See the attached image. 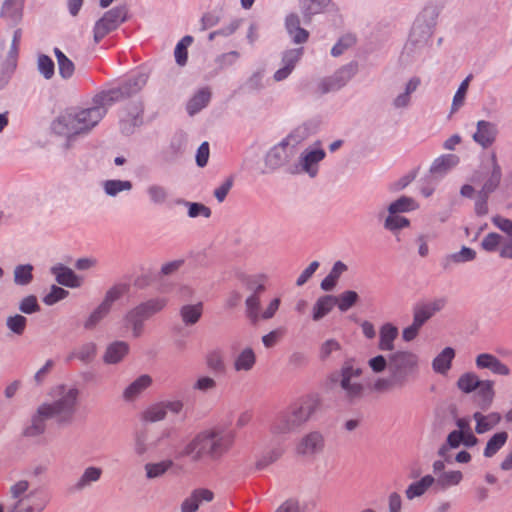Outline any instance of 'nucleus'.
I'll list each match as a JSON object with an SVG mask.
<instances>
[{
	"label": "nucleus",
	"mask_w": 512,
	"mask_h": 512,
	"mask_svg": "<svg viewBox=\"0 0 512 512\" xmlns=\"http://www.w3.org/2000/svg\"><path fill=\"white\" fill-rule=\"evenodd\" d=\"M130 290V284L119 282L111 286L105 293V296L102 302L110 309L114 302L121 299L124 295H126Z\"/></svg>",
	"instance_id": "37"
},
{
	"label": "nucleus",
	"mask_w": 512,
	"mask_h": 512,
	"mask_svg": "<svg viewBox=\"0 0 512 512\" xmlns=\"http://www.w3.org/2000/svg\"><path fill=\"white\" fill-rule=\"evenodd\" d=\"M143 107L141 104L134 105L132 111L128 112L125 117L121 119V125L123 132L129 134L132 133L133 128L142 123Z\"/></svg>",
	"instance_id": "38"
},
{
	"label": "nucleus",
	"mask_w": 512,
	"mask_h": 512,
	"mask_svg": "<svg viewBox=\"0 0 512 512\" xmlns=\"http://www.w3.org/2000/svg\"><path fill=\"white\" fill-rule=\"evenodd\" d=\"M111 309L101 302L89 315L84 323L87 330L94 329L109 313Z\"/></svg>",
	"instance_id": "50"
},
{
	"label": "nucleus",
	"mask_w": 512,
	"mask_h": 512,
	"mask_svg": "<svg viewBox=\"0 0 512 512\" xmlns=\"http://www.w3.org/2000/svg\"><path fill=\"white\" fill-rule=\"evenodd\" d=\"M325 448V438L319 431H311L305 434L296 445L298 455L306 458H314L322 453Z\"/></svg>",
	"instance_id": "13"
},
{
	"label": "nucleus",
	"mask_w": 512,
	"mask_h": 512,
	"mask_svg": "<svg viewBox=\"0 0 512 512\" xmlns=\"http://www.w3.org/2000/svg\"><path fill=\"white\" fill-rule=\"evenodd\" d=\"M502 178L501 167L497 161L496 153L491 154L490 164L483 165L481 170L476 171L471 181L473 183L483 182L480 192L483 195H490L499 186Z\"/></svg>",
	"instance_id": "9"
},
{
	"label": "nucleus",
	"mask_w": 512,
	"mask_h": 512,
	"mask_svg": "<svg viewBox=\"0 0 512 512\" xmlns=\"http://www.w3.org/2000/svg\"><path fill=\"white\" fill-rule=\"evenodd\" d=\"M59 68V74L64 79H69L74 74V63L59 49H54Z\"/></svg>",
	"instance_id": "47"
},
{
	"label": "nucleus",
	"mask_w": 512,
	"mask_h": 512,
	"mask_svg": "<svg viewBox=\"0 0 512 512\" xmlns=\"http://www.w3.org/2000/svg\"><path fill=\"white\" fill-rule=\"evenodd\" d=\"M480 382L481 380L474 372H466L459 377L457 387L462 392L468 394L474 392Z\"/></svg>",
	"instance_id": "53"
},
{
	"label": "nucleus",
	"mask_w": 512,
	"mask_h": 512,
	"mask_svg": "<svg viewBox=\"0 0 512 512\" xmlns=\"http://www.w3.org/2000/svg\"><path fill=\"white\" fill-rule=\"evenodd\" d=\"M214 498V493L205 488L195 489L189 497H187L182 505V512H196L201 503L211 502Z\"/></svg>",
	"instance_id": "20"
},
{
	"label": "nucleus",
	"mask_w": 512,
	"mask_h": 512,
	"mask_svg": "<svg viewBox=\"0 0 512 512\" xmlns=\"http://www.w3.org/2000/svg\"><path fill=\"white\" fill-rule=\"evenodd\" d=\"M31 264L17 265L14 269V282L17 285H28L33 280Z\"/></svg>",
	"instance_id": "57"
},
{
	"label": "nucleus",
	"mask_w": 512,
	"mask_h": 512,
	"mask_svg": "<svg viewBox=\"0 0 512 512\" xmlns=\"http://www.w3.org/2000/svg\"><path fill=\"white\" fill-rule=\"evenodd\" d=\"M303 54H304V48H302V47L288 49V50L284 51L282 54V59H281L282 67L279 68L274 73L273 79L276 82H280V81L287 79L290 76V74L293 72V70L295 69L296 65L301 60Z\"/></svg>",
	"instance_id": "14"
},
{
	"label": "nucleus",
	"mask_w": 512,
	"mask_h": 512,
	"mask_svg": "<svg viewBox=\"0 0 512 512\" xmlns=\"http://www.w3.org/2000/svg\"><path fill=\"white\" fill-rule=\"evenodd\" d=\"M28 488L29 482L26 480H20L11 486L10 494L14 501L12 508L15 512H23V507H25L27 502L33 500V498H30V493L27 494Z\"/></svg>",
	"instance_id": "21"
},
{
	"label": "nucleus",
	"mask_w": 512,
	"mask_h": 512,
	"mask_svg": "<svg viewBox=\"0 0 512 512\" xmlns=\"http://www.w3.org/2000/svg\"><path fill=\"white\" fill-rule=\"evenodd\" d=\"M176 203L188 207V216L191 218H196L199 216L209 218L212 213L211 209L202 203L189 202L184 199H178Z\"/></svg>",
	"instance_id": "52"
},
{
	"label": "nucleus",
	"mask_w": 512,
	"mask_h": 512,
	"mask_svg": "<svg viewBox=\"0 0 512 512\" xmlns=\"http://www.w3.org/2000/svg\"><path fill=\"white\" fill-rule=\"evenodd\" d=\"M129 353V344L125 341H114L110 343L104 352L103 361L106 364H118Z\"/></svg>",
	"instance_id": "23"
},
{
	"label": "nucleus",
	"mask_w": 512,
	"mask_h": 512,
	"mask_svg": "<svg viewBox=\"0 0 512 512\" xmlns=\"http://www.w3.org/2000/svg\"><path fill=\"white\" fill-rule=\"evenodd\" d=\"M336 300V296L334 295H324L318 298L313 306V320L319 321L325 317L336 305Z\"/></svg>",
	"instance_id": "36"
},
{
	"label": "nucleus",
	"mask_w": 512,
	"mask_h": 512,
	"mask_svg": "<svg viewBox=\"0 0 512 512\" xmlns=\"http://www.w3.org/2000/svg\"><path fill=\"white\" fill-rule=\"evenodd\" d=\"M498 134L494 123L480 120L477 122V130L473 134V140L483 148L490 147L496 140Z\"/></svg>",
	"instance_id": "18"
},
{
	"label": "nucleus",
	"mask_w": 512,
	"mask_h": 512,
	"mask_svg": "<svg viewBox=\"0 0 512 512\" xmlns=\"http://www.w3.org/2000/svg\"><path fill=\"white\" fill-rule=\"evenodd\" d=\"M476 252L469 247H462L459 252L448 255L444 259V268H448L452 263H464L474 260Z\"/></svg>",
	"instance_id": "49"
},
{
	"label": "nucleus",
	"mask_w": 512,
	"mask_h": 512,
	"mask_svg": "<svg viewBox=\"0 0 512 512\" xmlns=\"http://www.w3.org/2000/svg\"><path fill=\"white\" fill-rule=\"evenodd\" d=\"M260 295L251 294L246 299V316L252 324H256L260 321Z\"/></svg>",
	"instance_id": "51"
},
{
	"label": "nucleus",
	"mask_w": 512,
	"mask_h": 512,
	"mask_svg": "<svg viewBox=\"0 0 512 512\" xmlns=\"http://www.w3.org/2000/svg\"><path fill=\"white\" fill-rule=\"evenodd\" d=\"M147 79L148 76L145 73H137L119 87L95 95L90 107L65 110L52 122V131L68 140L88 134L105 116L110 105L139 92L145 86Z\"/></svg>",
	"instance_id": "1"
},
{
	"label": "nucleus",
	"mask_w": 512,
	"mask_h": 512,
	"mask_svg": "<svg viewBox=\"0 0 512 512\" xmlns=\"http://www.w3.org/2000/svg\"><path fill=\"white\" fill-rule=\"evenodd\" d=\"M31 502H27L23 507V512H41L50 501V496L44 491H34L30 493Z\"/></svg>",
	"instance_id": "42"
},
{
	"label": "nucleus",
	"mask_w": 512,
	"mask_h": 512,
	"mask_svg": "<svg viewBox=\"0 0 512 512\" xmlns=\"http://www.w3.org/2000/svg\"><path fill=\"white\" fill-rule=\"evenodd\" d=\"M235 432L222 426L204 429L197 433L182 448L177 450V459L190 458L194 462L203 459L217 461L232 448Z\"/></svg>",
	"instance_id": "2"
},
{
	"label": "nucleus",
	"mask_w": 512,
	"mask_h": 512,
	"mask_svg": "<svg viewBox=\"0 0 512 512\" xmlns=\"http://www.w3.org/2000/svg\"><path fill=\"white\" fill-rule=\"evenodd\" d=\"M51 272L56 277V281L64 286L70 288L80 287L82 280L78 277L74 271L66 266L57 265L51 268Z\"/></svg>",
	"instance_id": "24"
},
{
	"label": "nucleus",
	"mask_w": 512,
	"mask_h": 512,
	"mask_svg": "<svg viewBox=\"0 0 512 512\" xmlns=\"http://www.w3.org/2000/svg\"><path fill=\"white\" fill-rule=\"evenodd\" d=\"M398 337V328L391 323H385L381 326L379 332L378 348L381 351H392L394 341Z\"/></svg>",
	"instance_id": "27"
},
{
	"label": "nucleus",
	"mask_w": 512,
	"mask_h": 512,
	"mask_svg": "<svg viewBox=\"0 0 512 512\" xmlns=\"http://www.w3.org/2000/svg\"><path fill=\"white\" fill-rule=\"evenodd\" d=\"M97 353V346L93 342H88L81 345L77 351L74 353V356L79 359L83 363H90L94 360Z\"/></svg>",
	"instance_id": "63"
},
{
	"label": "nucleus",
	"mask_w": 512,
	"mask_h": 512,
	"mask_svg": "<svg viewBox=\"0 0 512 512\" xmlns=\"http://www.w3.org/2000/svg\"><path fill=\"white\" fill-rule=\"evenodd\" d=\"M475 364L478 369H489L496 375L508 376L510 374L509 367L490 353H481L477 355Z\"/></svg>",
	"instance_id": "19"
},
{
	"label": "nucleus",
	"mask_w": 512,
	"mask_h": 512,
	"mask_svg": "<svg viewBox=\"0 0 512 512\" xmlns=\"http://www.w3.org/2000/svg\"><path fill=\"white\" fill-rule=\"evenodd\" d=\"M507 439V432L503 431L494 434L487 442V445L484 449V456L488 458L494 456L504 446Z\"/></svg>",
	"instance_id": "48"
},
{
	"label": "nucleus",
	"mask_w": 512,
	"mask_h": 512,
	"mask_svg": "<svg viewBox=\"0 0 512 512\" xmlns=\"http://www.w3.org/2000/svg\"><path fill=\"white\" fill-rule=\"evenodd\" d=\"M53 401L41 404L59 424L71 423L78 408L80 390L73 385L59 384L51 389Z\"/></svg>",
	"instance_id": "4"
},
{
	"label": "nucleus",
	"mask_w": 512,
	"mask_h": 512,
	"mask_svg": "<svg viewBox=\"0 0 512 512\" xmlns=\"http://www.w3.org/2000/svg\"><path fill=\"white\" fill-rule=\"evenodd\" d=\"M475 392L477 405L486 410L490 407L494 398V382L492 380H481Z\"/></svg>",
	"instance_id": "25"
},
{
	"label": "nucleus",
	"mask_w": 512,
	"mask_h": 512,
	"mask_svg": "<svg viewBox=\"0 0 512 512\" xmlns=\"http://www.w3.org/2000/svg\"><path fill=\"white\" fill-rule=\"evenodd\" d=\"M342 346L336 339H327L319 346L318 357L320 361L327 362L334 353L341 351Z\"/></svg>",
	"instance_id": "54"
},
{
	"label": "nucleus",
	"mask_w": 512,
	"mask_h": 512,
	"mask_svg": "<svg viewBox=\"0 0 512 512\" xmlns=\"http://www.w3.org/2000/svg\"><path fill=\"white\" fill-rule=\"evenodd\" d=\"M126 6H118L104 13L95 23L94 41L100 42L107 34L116 30L127 19Z\"/></svg>",
	"instance_id": "10"
},
{
	"label": "nucleus",
	"mask_w": 512,
	"mask_h": 512,
	"mask_svg": "<svg viewBox=\"0 0 512 512\" xmlns=\"http://www.w3.org/2000/svg\"><path fill=\"white\" fill-rule=\"evenodd\" d=\"M441 7L434 4L426 5L415 20V24L428 27L434 31Z\"/></svg>",
	"instance_id": "30"
},
{
	"label": "nucleus",
	"mask_w": 512,
	"mask_h": 512,
	"mask_svg": "<svg viewBox=\"0 0 512 512\" xmlns=\"http://www.w3.org/2000/svg\"><path fill=\"white\" fill-rule=\"evenodd\" d=\"M435 483V478L431 475H426L422 477L420 480L412 482L405 490V497L408 500H413L415 498L421 497L424 495L427 490L432 487Z\"/></svg>",
	"instance_id": "28"
},
{
	"label": "nucleus",
	"mask_w": 512,
	"mask_h": 512,
	"mask_svg": "<svg viewBox=\"0 0 512 512\" xmlns=\"http://www.w3.org/2000/svg\"><path fill=\"white\" fill-rule=\"evenodd\" d=\"M53 419L40 405L36 413L31 417L29 424L23 429V436L34 438L42 435L46 430V420Z\"/></svg>",
	"instance_id": "17"
},
{
	"label": "nucleus",
	"mask_w": 512,
	"mask_h": 512,
	"mask_svg": "<svg viewBox=\"0 0 512 512\" xmlns=\"http://www.w3.org/2000/svg\"><path fill=\"white\" fill-rule=\"evenodd\" d=\"M358 63L352 61L341 66L332 75L322 78L316 88V92L320 95L335 92L346 86L349 81L357 74Z\"/></svg>",
	"instance_id": "8"
},
{
	"label": "nucleus",
	"mask_w": 512,
	"mask_h": 512,
	"mask_svg": "<svg viewBox=\"0 0 512 512\" xmlns=\"http://www.w3.org/2000/svg\"><path fill=\"white\" fill-rule=\"evenodd\" d=\"M146 193L154 205H163L169 198L168 189L160 184H151L147 187Z\"/></svg>",
	"instance_id": "45"
},
{
	"label": "nucleus",
	"mask_w": 512,
	"mask_h": 512,
	"mask_svg": "<svg viewBox=\"0 0 512 512\" xmlns=\"http://www.w3.org/2000/svg\"><path fill=\"white\" fill-rule=\"evenodd\" d=\"M167 305L166 298H153L131 309L125 316L126 322L131 326L135 338L143 331V323Z\"/></svg>",
	"instance_id": "7"
},
{
	"label": "nucleus",
	"mask_w": 512,
	"mask_h": 512,
	"mask_svg": "<svg viewBox=\"0 0 512 512\" xmlns=\"http://www.w3.org/2000/svg\"><path fill=\"white\" fill-rule=\"evenodd\" d=\"M132 187V182L128 180H106L103 183L105 193L112 197H115L122 191H130Z\"/></svg>",
	"instance_id": "55"
},
{
	"label": "nucleus",
	"mask_w": 512,
	"mask_h": 512,
	"mask_svg": "<svg viewBox=\"0 0 512 512\" xmlns=\"http://www.w3.org/2000/svg\"><path fill=\"white\" fill-rule=\"evenodd\" d=\"M459 158L454 154H448L437 158L431 166L430 172L434 175H443L452 167L456 166Z\"/></svg>",
	"instance_id": "41"
},
{
	"label": "nucleus",
	"mask_w": 512,
	"mask_h": 512,
	"mask_svg": "<svg viewBox=\"0 0 512 512\" xmlns=\"http://www.w3.org/2000/svg\"><path fill=\"white\" fill-rule=\"evenodd\" d=\"M256 364V355L252 348L243 349L234 359L233 368L236 372H249Z\"/></svg>",
	"instance_id": "29"
},
{
	"label": "nucleus",
	"mask_w": 512,
	"mask_h": 512,
	"mask_svg": "<svg viewBox=\"0 0 512 512\" xmlns=\"http://www.w3.org/2000/svg\"><path fill=\"white\" fill-rule=\"evenodd\" d=\"M207 367L215 373H223L225 371V363L223 354L220 350H212L206 355Z\"/></svg>",
	"instance_id": "58"
},
{
	"label": "nucleus",
	"mask_w": 512,
	"mask_h": 512,
	"mask_svg": "<svg viewBox=\"0 0 512 512\" xmlns=\"http://www.w3.org/2000/svg\"><path fill=\"white\" fill-rule=\"evenodd\" d=\"M447 300L443 297L420 303L414 307L413 320L423 326L433 315L444 309Z\"/></svg>",
	"instance_id": "15"
},
{
	"label": "nucleus",
	"mask_w": 512,
	"mask_h": 512,
	"mask_svg": "<svg viewBox=\"0 0 512 512\" xmlns=\"http://www.w3.org/2000/svg\"><path fill=\"white\" fill-rule=\"evenodd\" d=\"M326 153L323 149H305L300 157L299 162L288 168L291 174L306 173L311 178L318 174L319 163L325 158Z\"/></svg>",
	"instance_id": "11"
},
{
	"label": "nucleus",
	"mask_w": 512,
	"mask_h": 512,
	"mask_svg": "<svg viewBox=\"0 0 512 512\" xmlns=\"http://www.w3.org/2000/svg\"><path fill=\"white\" fill-rule=\"evenodd\" d=\"M454 357L455 350L451 347H446L432 361L433 370L441 375H446L448 371L451 369Z\"/></svg>",
	"instance_id": "31"
},
{
	"label": "nucleus",
	"mask_w": 512,
	"mask_h": 512,
	"mask_svg": "<svg viewBox=\"0 0 512 512\" xmlns=\"http://www.w3.org/2000/svg\"><path fill=\"white\" fill-rule=\"evenodd\" d=\"M418 208L416 201L407 196H401L396 201L392 202L388 206V213L390 214H399L404 212L413 211Z\"/></svg>",
	"instance_id": "46"
},
{
	"label": "nucleus",
	"mask_w": 512,
	"mask_h": 512,
	"mask_svg": "<svg viewBox=\"0 0 512 512\" xmlns=\"http://www.w3.org/2000/svg\"><path fill=\"white\" fill-rule=\"evenodd\" d=\"M336 299V305L339 310L345 312L358 302L359 296L355 291L347 290L336 296Z\"/></svg>",
	"instance_id": "62"
},
{
	"label": "nucleus",
	"mask_w": 512,
	"mask_h": 512,
	"mask_svg": "<svg viewBox=\"0 0 512 512\" xmlns=\"http://www.w3.org/2000/svg\"><path fill=\"white\" fill-rule=\"evenodd\" d=\"M102 475V469L95 466H90L86 468L79 478V480L76 482L74 488L77 491H81L89 486H91L92 483L97 482Z\"/></svg>",
	"instance_id": "40"
},
{
	"label": "nucleus",
	"mask_w": 512,
	"mask_h": 512,
	"mask_svg": "<svg viewBox=\"0 0 512 512\" xmlns=\"http://www.w3.org/2000/svg\"><path fill=\"white\" fill-rule=\"evenodd\" d=\"M433 35V31L428 27L421 26L418 24H413L411 33L409 36L410 41L420 42L424 44L430 45L431 38Z\"/></svg>",
	"instance_id": "60"
},
{
	"label": "nucleus",
	"mask_w": 512,
	"mask_h": 512,
	"mask_svg": "<svg viewBox=\"0 0 512 512\" xmlns=\"http://www.w3.org/2000/svg\"><path fill=\"white\" fill-rule=\"evenodd\" d=\"M330 0H302L301 8L307 22L311 16L322 12L329 4Z\"/></svg>",
	"instance_id": "43"
},
{
	"label": "nucleus",
	"mask_w": 512,
	"mask_h": 512,
	"mask_svg": "<svg viewBox=\"0 0 512 512\" xmlns=\"http://www.w3.org/2000/svg\"><path fill=\"white\" fill-rule=\"evenodd\" d=\"M362 373V368L355 364L354 359H347L340 369V387L349 402H356L365 394L364 384L358 381Z\"/></svg>",
	"instance_id": "5"
},
{
	"label": "nucleus",
	"mask_w": 512,
	"mask_h": 512,
	"mask_svg": "<svg viewBox=\"0 0 512 512\" xmlns=\"http://www.w3.org/2000/svg\"><path fill=\"white\" fill-rule=\"evenodd\" d=\"M182 322L186 326L195 325L203 314V303L186 304L180 308L179 311Z\"/></svg>",
	"instance_id": "33"
},
{
	"label": "nucleus",
	"mask_w": 512,
	"mask_h": 512,
	"mask_svg": "<svg viewBox=\"0 0 512 512\" xmlns=\"http://www.w3.org/2000/svg\"><path fill=\"white\" fill-rule=\"evenodd\" d=\"M419 357L411 351H395L389 355V372L405 386L417 374Z\"/></svg>",
	"instance_id": "6"
},
{
	"label": "nucleus",
	"mask_w": 512,
	"mask_h": 512,
	"mask_svg": "<svg viewBox=\"0 0 512 512\" xmlns=\"http://www.w3.org/2000/svg\"><path fill=\"white\" fill-rule=\"evenodd\" d=\"M472 78H473V75L470 74L460 84L458 90L456 91V93L453 97V102H452V107H451L452 113L458 111L464 105L466 94H467V91H468V88H469Z\"/></svg>",
	"instance_id": "56"
},
{
	"label": "nucleus",
	"mask_w": 512,
	"mask_h": 512,
	"mask_svg": "<svg viewBox=\"0 0 512 512\" xmlns=\"http://www.w3.org/2000/svg\"><path fill=\"white\" fill-rule=\"evenodd\" d=\"M317 394H307L291 403L275 415L270 424V432L275 435L292 433L305 425L320 407Z\"/></svg>",
	"instance_id": "3"
},
{
	"label": "nucleus",
	"mask_w": 512,
	"mask_h": 512,
	"mask_svg": "<svg viewBox=\"0 0 512 512\" xmlns=\"http://www.w3.org/2000/svg\"><path fill=\"white\" fill-rule=\"evenodd\" d=\"M473 419L476 421L475 431L477 434H483L493 429L501 421V415L497 412H492L487 415L481 412H475Z\"/></svg>",
	"instance_id": "26"
},
{
	"label": "nucleus",
	"mask_w": 512,
	"mask_h": 512,
	"mask_svg": "<svg viewBox=\"0 0 512 512\" xmlns=\"http://www.w3.org/2000/svg\"><path fill=\"white\" fill-rule=\"evenodd\" d=\"M463 433L458 431H452L448 434L447 441L442 445L438 451V454L447 460V453L449 449L458 448L460 444H463Z\"/></svg>",
	"instance_id": "61"
},
{
	"label": "nucleus",
	"mask_w": 512,
	"mask_h": 512,
	"mask_svg": "<svg viewBox=\"0 0 512 512\" xmlns=\"http://www.w3.org/2000/svg\"><path fill=\"white\" fill-rule=\"evenodd\" d=\"M287 33L296 44H303L309 38V32L300 27V18L296 13H290L285 19Z\"/></svg>",
	"instance_id": "22"
},
{
	"label": "nucleus",
	"mask_w": 512,
	"mask_h": 512,
	"mask_svg": "<svg viewBox=\"0 0 512 512\" xmlns=\"http://www.w3.org/2000/svg\"><path fill=\"white\" fill-rule=\"evenodd\" d=\"M211 98V92L208 89H201L187 104L189 115L193 116L201 109L207 106Z\"/></svg>",
	"instance_id": "39"
},
{
	"label": "nucleus",
	"mask_w": 512,
	"mask_h": 512,
	"mask_svg": "<svg viewBox=\"0 0 512 512\" xmlns=\"http://www.w3.org/2000/svg\"><path fill=\"white\" fill-rule=\"evenodd\" d=\"M151 384L152 378L149 375H141L124 390L123 398L126 401H133Z\"/></svg>",
	"instance_id": "32"
},
{
	"label": "nucleus",
	"mask_w": 512,
	"mask_h": 512,
	"mask_svg": "<svg viewBox=\"0 0 512 512\" xmlns=\"http://www.w3.org/2000/svg\"><path fill=\"white\" fill-rule=\"evenodd\" d=\"M294 155V146L286 138L269 150L265 156V165L270 170H276L285 165Z\"/></svg>",
	"instance_id": "12"
},
{
	"label": "nucleus",
	"mask_w": 512,
	"mask_h": 512,
	"mask_svg": "<svg viewBox=\"0 0 512 512\" xmlns=\"http://www.w3.org/2000/svg\"><path fill=\"white\" fill-rule=\"evenodd\" d=\"M429 48L430 45L420 43V42H414L410 41L408 39L407 43L405 44L403 55L410 58L411 61H424L427 56L429 55Z\"/></svg>",
	"instance_id": "34"
},
{
	"label": "nucleus",
	"mask_w": 512,
	"mask_h": 512,
	"mask_svg": "<svg viewBox=\"0 0 512 512\" xmlns=\"http://www.w3.org/2000/svg\"><path fill=\"white\" fill-rule=\"evenodd\" d=\"M172 466V460H163L157 463H147L144 466L146 478L152 480L162 477Z\"/></svg>",
	"instance_id": "44"
},
{
	"label": "nucleus",
	"mask_w": 512,
	"mask_h": 512,
	"mask_svg": "<svg viewBox=\"0 0 512 512\" xmlns=\"http://www.w3.org/2000/svg\"><path fill=\"white\" fill-rule=\"evenodd\" d=\"M422 80L419 76L410 77L404 84L401 91L393 98L392 106L394 109H406L412 103V94L421 86Z\"/></svg>",
	"instance_id": "16"
},
{
	"label": "nucleus",
	"mask_w": 512,
	"mask_h": 512,
	"mask_svg": "<svg viewBox=\"0 0 512 512\" xmlns=\"http://www.w3.org/2000/svg\"><path fill=\"white\" fill-rule=\"evenodd\" d=\"M462 478L463 475L460 471L442 472L438 478L435 479L434 484L440 488H447L459 484Z\"/></svg>",
	"instance_id": "59"
},
{
	"label": "nucleus",
	"mask_w": 512,
	"mask_h": 512,
	"mask_svg": "<svg viewBox=\"0 0 512 512\" xmlns=\"http://www.w3.org/2000/svg\"><path fill=\"white\" fill-rule=\"evenodd\" d=\"M24 0H5L0 15L11 22H18L22 17Z\"/></svg>",
	"instance_id": "35"
},
{
	"label": "nucleus",
	"mask_w": 512,
	"mask_h": 512,
	"mask_svg": "<svg viewBox=\"0 0 512 512\" xmlns=\"http://www.w3.org/2000/svg\"><path fill=\"white\" fill-rule=\"evenodd\" d=\"M402 387L404 386L391 374L388 378H378L373 384V389L380 393L389 392L394 388Z\"/></svg>",
	"instance_id": "64"
}]
</instances>
